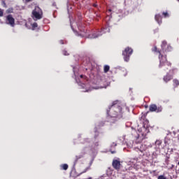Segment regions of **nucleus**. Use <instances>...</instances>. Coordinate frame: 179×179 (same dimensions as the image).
Segmentation results:
<instances>
[{
    "label": "nucleus",
    "instance_id": "f257e3e1",
    "mask_svg": "<svg viewBox=\"0 0 179 179\" xmlns=\"http://www.w3.org/2000/svg\"><path fill=\"white\" fill-rule=\"evenodd\" d=\"M94 132L95 134L94 136V138L95 141L94 142H92V139L89 138H84L83 141H81V143L86 145L87 147H84L83 148L81 152L82 155L76 156V160L74 162L73 169H75V166H76V162L79 160V159H82L84 155H86V153H90V155L96 153V150H97L99 146H100V143L99 140H97V138L99 137L97 127L94 128Z\"/></svg>",
    "mask_w": 179,
    "mask_h": 179
},
{
    "label": "nucleus",
    "instance_id": "f03ea898",
    "mask_svg": "<svg viewBox=\"0 0 179 179\" xmlns=\"http://www.w3.org/2000/svg\"><path fill=\"white\" fill-rule=\"evenodd\" d=\"M106 113L108 121L110 124H114L115 121L122 118V108L117 103V101L113 102L112 106L108 107Z\"/></svg>",
    "mask_w": 179,
    "mask_h": 179
},
{
    "label": "nucleus",
    "instance_id": "7ed1b4c3",
    "mask_svg": "<svg viewBox=\"0 0 179 179\" xmlns=\"http://www.w3.org/2000/svg\"><path fill=\"white\" fill-rule=\"evenodd\" d=\"M71 27L73 31L75 33L76 36H80V37H87V38H98V37L103 36V34H106V33H110V24H108V22H107V24L105 27L101 29V31L92 33L90 34H87L86 29L83 28L80 29L79 27H78V29L80 32L75 31V28H73V25L72 24H71Z\"/></svg>",
    "mask_w": 179,
    "mask_h": 179
},
{
    "label": "nucleus",
    "instance_id": "20e7f679",
    "mask_svg": "<svg viewBox=\"0 0 179 179\" xmlns=\"http://www.w3.org/2000/svg\"><path fill=\"white\" fill-rule=\"evenodd\" d=\"M140 121V128L137 129L138 133L136 136V143H141L143 139L146 138V135L149 134V120L145 119V116H142Z\"/></svg>",
    "mask_w": 179,
    "mask_h": 179
},
{
    "label": "nucleus",
    "instance_id": "39448f33",
    "mask_svg": "<svg viewBox=\"0 0 179 179\" xmlns=\"http://www.w3.org/2000/svg\"><path fill=\"white\" fill-rule=\"evenodd\" d=\"M73 72L74 73V79L78 83L80 89H83V92H90L92 88L89 83L85 84V80H86V76L83 75H79V66H73Z\"/></svg>",
    "mask_w": 179,
    "mask_h": 179
},
{
    "label": "nucleus",
    "instance_id": "423d86ee",
    "mask_svg": "<svg viewBox=\"0 0 179 179\" xmlns=\"http://www.w3.org/2000/svg\"><path fill=\"white\" fill-rule=\"evenodd\" d=\"M152 51L154 52H157L159 54V68L160 69H162V71H167L169 68H171V63L167 61V57L166 55H163V53H162V51L157 50V47H154V49H152Z\"/></svg>",
    "mask_w": 179,
    "mask_h": 179
},
{
    "label": "nucleus",
    "instance_id": "0eeeda50",
    "mask_svg": "<svg viewBox=\"0 0 179 179\" xmlns=\"http://www.w3.org/2000/svg\"><path fill=\"white\" fill-rule=\"evenodd\" d=\"M31 17L34 20L37 21L43 19V10L38 6H36L32 10Z\"/></svg>",
    "mask_w": 179,
    "mask_h": 179
},
{
    "label": "nucleus",
    "instance_id": "6e6552de",
    "mask_svg": "<svg viewBox=\"0 0 179 179\" xmlns=\"http://www.w3.org/2000/svg\"><path fill=\"white\" fill-rule=\"evenodd\" d=\"M132 52H134V50L132 48L127 47L123 50L122 52V56L124 62H129V58L132 55Z\"/></svg>",
    "mask_w": 179,
    "mask_h": 179
},
{
    "label": "nucleus",
    "instance_id": "1a4fd4ad",
    "mask_svg": "<svg viewBox=\"0 0 179 179\" xmlns=\"http://www.w3.org/2000/svg\"><path fill=\"white\" fill-rule=\"evenodd\" d=\"M161 48L162 51L164 52H169V51H171V50H173V48L171 47V45H168L167 42L166 41H163L161 45Z\"/></svg>",
    "mask_w": 179,
    "mask_h": 179
},
{
    "label": "nucleus",
    "instance_id": "9d476101",
    "mask_svg": "<svg viewBox=\"0 0 179 179\" xmlns=\"http://www.w3.org/2000/svg\"><path fill=\"white\" fill-rule=\"evenodd\" d=\"M149 110L151 113H162V111H163V108L162 106L157 107L156 104H151L149 107Z\"/></svg>",
    "mask_w": 179,
    "mask_h": 179
},
{
    "label": "nucleus",
    "instance_id": "9b49d317",
    "mask_svg": "<svg viewBox=\"0 0 179 179\" xmlns=\"http://www.w3.org/2000/svg\"><path fill=\"white\" fill-rule=\"evenodd\" d=\"M176 72H177V69L170 70L169 73H171V75L167 73L166 76L164 77V82L167 83V82L171 80V79H173V75H174Z\"/></svg>",
    "mask_w": 179,
    "mask_h": 179
},
{
    "label": "nucleus",
    "instance_id": "f8f14e48",
    "mask_svg": "<svg viewBox=\"0 0 179 179\" xmlns=\"http://www.w3.org/2000/svg\"><path fill=\"white\" fill-rule=\"evenodd\" d=\"M6 24H10L11 27H15V18L12 15L10 14L6 16Z\"/></svg>",
    "mask_w": 179,
    "mask_h": 179
},
{
    "label": "nucleus",
    "instance_id": "ddd939ff",
    "mask_svg": "<svg viewBox=\"0 0 179 179\" xmlns=\"http://www.w3.org/2000/svg\"><path fill=\"white\" fill-rule=\"evenodd\" d=\"M136 150H139L140 152H145L148 149V145L145 144H141L140 146L135 148Z\"/></svg>",
    "mask_w": 179,
    "mask_h": 179
},
{
    "label": "nucleus",
    "instance_id": "4468645a",
    "mask_svg": "<svg viewBox=\"0 0 179 179\" xmlns=\"http://www.w3.org/2000/svg\"><path fill=\"white\" fill-rule=\"evenodd\" d=\"M113 166L115 169V170H118L120 169V166H121V163L120 161L115 159L113 161Z\"/></svg>",
    "mask_w": 179,
    "mask_h": 179
},
{
    "label": "nucleus",
    "instance_id": "2eb2a0df",
    "mask_svg": "<svg viewBox=\"0 0 179 179\" xmlns=\"http://www.w3.org/2000/svg\"><path fill=\"white\" fill-rule=\"evenodd\" d=\"M155 19L158 24H162V15L160 14L155 15Z\"/></svg>",
    "mask_w": 179,
    "mask_h": 179
},
{
    "label": "nucleus",
    "instance_id": "dca6fc26",
    "mask_svg": "<svg viewBox=\"0 0 179 179\" xmlns=\"http://www.w3.org/2000/svg\"><path fill=\"white\" fill-rule=\"evenodd\" d=\"M160 146H162V141L157 140L155 141V148H156V149H160Z\"/></svg>",
    "mask_w": 179,
    "mask_h": 179
},
{
    "label": "nucleus",
    "instance_id": "f3484780",
    "mask_svg": "<svg viewBox=\"0 0 179 179\" xmlns=\"http://www.w3.org/2000/svg\"><path fill=\"white\" fill-rule=\"evenodd\" d=\"M115 146H117V143H113L110 145V152H111L112 155H114V153H115V150H113V149H114V148H115Z\"/></svg>",
    "mask_w": 179,
    "mask_h": 179
},
{
    "label": "nucleus",
    "instance_id": "a211bd4d",
    "mask_svg": "<svg viewBox=\"0 0 179 179\" xmlns=\"http://www.w3.org/2000/svg\"><path fill=\"white\" fill-rule=\"evenodd\" d=\"M60 167L62 170H68V164H64L60 165Z\"/></svg>",
    "mask_w": 179,
    "mask_h": 179
},
{
    "label": "nucleus",
    "instance_id": "6ab92c4d",
    "mask_svg": "<svg viewBox=\"0 0 179 179\" xmlns=\"http://www.w3.org/2000/svg\"><path fill=\"white\" fill-rule=\"evenodd\" d=\"M173 86H174V87H177V86H179V81H178V80L174 79V80H173Z\"/></svg>",
    "mask_w": 179,
    "mask_h": 179
},
{
    "label": "nucleus",
    "instance_id": "aec40b11",
    "mask_svg": "<svg viewBox=\"0 0 179 179\" xmlns=\"http://www.w3.org/2000/svg\"><path fill=\"white\" fill-rule=\"evenodd\" d=\"M108 71H110V66L105 65L104 66V72H105V73H107V72H108Z\"/></svg>",
    "mask_w": 179,
    "mask_h": 179
},
{
    "label": "nucleus",
    "instance_id": "412c9836",
    "mask_svg": "<svg viewBox=\"0 0 179 179\" xmlns=\"http://www.w3.org/2000/svg\"><path fill=\"white\" fill-rule=\"evenodd\" d=\"M38 24H37V22H34L31 24V29L32 30H35L36 27H38Z\"/></svg>",
    "mask_w": 179,
    "mask_h": 179
},
{
    "label": "nucleus",
    "instance_id": "4be33fe9",
    "mask_svg": "<svg viewBox=\"0 0 179 179\" xmlns=\"http://www.w3.org/2000/svg\"><path fill=\"white\" fill-rule=\"evenodd\" d=\"M162 15L164 16V17H169L170 16L169 15V13H167V12L162 13Z\"/></svg>",
    "mask_w": 179,
    "mask_h": 179
},
{
    "label": "nucleus",
    "instance_id": "5701e85b",
    "mask_svg": "<svg viewBox=\"0 0 179 179\" xmlns=\"http://www.w3.org/2000/svg\"><path fill=\"white\" fill-rule=\"evenodd\" d=\"M157 179H167V178L163 175H160L158 176Z\"/></svg>",
    "mask_w": 179,
    "mask_h": 179
},
{
    "label": "nucleus",
    "instance_id": "b1692460",
    "mask_svg": "<svg viewBox=\"0 0 179 179\" xmlns=\"http://www.w3.org/2000/svg\"><path fill=\"white\" fill-rule=\"evenodd\" d=\"M62 54L63 55H69V54L68 53V51L66 50H63Z\"/></svg>",
    "mask_w": 179,
    "mask_h": 179
},
{
    "label": "nucleus",
    "instance_id": "393cba45",
    "mask_svg": "<svg viewBox=\"0 0 179 179\" xmlns=\"http://www.w3.org/2000/svg\"><path fill=\"white\" fill-rule=\"evenodd\" d=\"M0 16L1 17L3 16V11L1 10V8H0Z\"/></svg>",
    "mask_w": 179,
    "mask_h": 179
},
{
    "label": "nucleus",
    "instance_id": "a878e982",
    "mask_svg": "<svg viewBox=\"0 0 179 179\" xmlns=\"http://www.w3.org/2000/svg\"><path fill=\"white\" fill-rule=\"evenodd\" d=\"M87 170H89V167H87V168L81 173V174H83V173H86V171H87Z\"/></svg>",
    "mask_w": 179,
    "mask_h": 179
},
{
    "label": "nucleus",
    "instance_id": "bb28decb",
    "mask_svg": "<svg viewBox=\"0 0 179 179\" xmlns=\"http://www.w3.org/2000/svg\"><path fill=\"white\" fill-rule=\"evenodd\" d=\"M2 5H3L5 8H6V3H5V1H2Z\"/></svg>",
    "mask_w": 179,
    "mask_h": 179
},
{
    "label": "nucleus",
    "instance_id": "cd10ccee",
    "mask_svg": "<svg viewBox=\"0 0 179 179\" xmlns=\"http://www.w3.org/2000/svg\"><path fill=\"white\" fill-rule=\"evenodd\" d=\"M125 73L124 74V76H127V75L128 74V72L124 69Z\"/></svg>",
    "mask_w": 179,
    "mask_h": 179
},
{
    "label": "nucleus",
    "instance_id": "c85d7f7f",
    "mask_svg": "<svg viewBox=\"0 0 179 179\" xmlns=\"http://www.w3.org/2000/svg\"><path fill=\"white\" fill-rule=\"evenodd\" d=\"M169 150H171L170 151L171 153H172V152H174V149H173V148H171V150H170V148H169Z\"/></svg>",
    "mask_w": 179,
    "mask_h": 179
},
{
    "label": "nucleus",
    "instance_id": "c756f323",
    "mask_svg": "<svg viewBox=\"0 0 179 179\" xmlns=\"http://www.w3.org/2000/svg\"><path fill=\"white\" fill-rule=\"evenodd\" d=\"M110 85V83H107V85H105L103 87H105V89L107 87V86H109Z\"/></svg>",
    "mask_w": 179,
    "mask_h": 179
},
{
    "label": "nucleus",
    "instance_id": "7c9ffc66",
    "mask_svg": "<svg viewBox=\"0 0 179 179\" xmlns=\"http://www.w3.org/2000/svg\"><path fill=\"white\" fill-rule=\"evenodd\" d=\"M59 43H60V44H64V41L60 40V41H59Z\"/></svg>",
    "mask_w": 179,
    "mask_h": 179
},
{
    "label": "nucleus",
    "instance_id": "2f4dec72",
    "mask_svg": "<svg viewBox=\"0 0 179 179\" xmlns=\"http://www.w3.org/2000/svg\"><path fill=\"white\" fill-rule=\"evenodd\" d=\"M167 162H169V157H166V162L167 163Z\"/></svg>",
    "mask_w": 179,
    "mask_h": 179
},
{
    "label": "nucleus",
    "instance_id": "473e14b6",
    "mask_svg": "<svg viewBox=\"0 0 179 179\" xmlns=\"http://www.w3.org/2000/svg\"><path fill=\"white\" fill-rule=\"evenodd\" d=\"M26 2H31V0H25Z\"/></svg>",
    "mask_w": 179,
    "mask_h": 179
},
{
    "label": "nucleus",
    "instance_id": "72a5a7b5",
    "mask_svg": "<svg viewBox=\"0 0 179 179\" xmlns=\"http://www.w3.org/2000/svg\"><path fill=\"white\" fill-rule=\"evenodd\" d=\"M122 139H123L124 141H125V136H122Z\"/></svg>",
    "mask_w": 179,
    "mask_h": 179
},
{
    "label": "nucleus",
    "instance_id": "f704fd0d",
    "mask_svg": "<svg viewBox=\"0 0 179 179\" xmlns=\"http://www.w3.org/2000/svg\"><path fill=\"white\" fill-rule=\"evenodd\" d=\"M82 134H78V138H81Z\"/></svg>",
    "mask_w": 179,
    "mask_h": 179
},
{
    "label": "nucleus",
    "instance_id": "c9c22d12",
    "mask_svg": "<svg viewBox=\"0 0 179 179\" xmlns=\"http://www.w3.org/2000/svg\"><path fill=\"white\" fill-rule=\"evenodd\" d=\"M67 10L69 12V6H67Z\"/></svg>",
    "mask_w": 179,
    "mask_h": 179
},
{
    "label": "nucleus",
    "instance_id": "e433bc0d",
    "mask_svg": "<svg viewBox=\"0 0 179 179\" xmlns=\"http://www.w3.org/2000/svg\"><path fill=\"white\" fill-rule=\"evenodd\" d=\"M94 6H95V7L97 6V4H94Z\"/></svg>",
    "mask_w": 179,
    "mask_h": 179
},
{
    "label": "nucleus",
    "instance_id": "4c0bfd02",
    "mask_svg": "<svg viewBox=\"0 0 179 179\" xmlns=\"http://www.w3.org/2000/svg\"><path fill=\"white\" fill-rule=\"evenodd\" d=\"M126 110H129V109L128 108V107H126Z\"/></svg>",
    "mask_w": 179,
    "mask_h": 179
},
{
    "label": "nucleus",
    "instance_id": "58836bf2",
    "mask_svg": "<svg viewBox=\"0 0 179 179\" xmlns=\"http://www.w3.org/2000/svg\"><path fill=\"white\" fill-rule=\"evenodd\" d=\"M73 144H74V145H76V143L73 142Z\"/></svg>",
    "mask_w": 179,
    "mask_h": 179
},
{
    "label": "nucleus",
    "instance_id": "ea45409f",
    "mask_svg": "<svg viewBox=\"0 0 179 179\" xmlns=\"http://www.w3.org/2000/svg\"><path fill=\"white\" fill-rule=\"evenodd\" d=\"M172 167H174V165H172Z\"/></svg>",
    "mask_w": 179,
    "mask_h": 179
},
{
    "label": "nucleus",
    "instance_id": "a19ab883",
    "mask_svg": "<svg viewBox=\"0 0 179 179\" xmlns=\"http://www.w3.org/2000/svg\"><path fill=\"white\" fill-rule=\"evenodd\" d=\"M25 26H27V24H26Z\"/></svg>",
    "mask_w": 179,
    "mask_h": 179
},
{
    "label": "nucleus",
    "instance_id": "79ce46f5",
    "mask_svg": "<svg viewBox=\"0 0 179 179\" xmlns=\"http://www.w3.org/2000/svg\"><path fill=\"white\" fill-rule=\"evenodd\" d=\"M178 2H179V0H178Z\"/></svg>",
    "mask_w": 179,
    "mask_h": 179
}]
</instances>
